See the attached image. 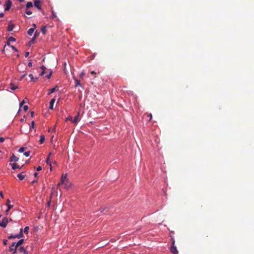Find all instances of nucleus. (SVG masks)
<instances>
[{
  "label": "nucleus",
  "mask_w": 254,
  "mask_h": 254,
  "mask_svg": "<svg viewBox=\"0 0 254 254\" xmlns=\"http://www.w3.org/2000/svg\"><path fill=\"white\" fill-rule=\"evenodd\" d=\"M28 254V252L23 247H20L19 248L16 249L12 254Z\"/></svg>",
  "instance_id": "f257e3e1"
},
{
  "label": "nucleus",
  "mask_w": 254,
  "mask_h": 254,
  "mask_svg": "<svg viewBox=\"0 0 254 254\" xmlns=\"http://www.w3.org/2000/svg\"><path fill=\"white\" fill-rule=\"evenodd\" d=\"M23 236V229L20 228V232L18 234H17V235L11 234L8 237V239H15V238L19 239V238H22Z\"/></svg>",
  "instance_id": "f03ea898"
},
{
  "label": "nucleus",
  "mask_w": 254,
  "mask_h": 254,
  "mask_svg": "<svg viewBox=\"0 0 254 254\" xmlns=\"http://www.w3.org/2000/svg\"><path fill=\"white\" fill-rule=\"evenodd\" d=\"M175 240L174 239H172V246L171 247V252L173 254H179L178 251L176 247L175 246Z\"/></svg>",
  "instance_id": "7ed1b4c3"
},
{
  "label": "nucleus",
  "mask_w": 254,
  "mask_h": 254,
  "mask_svg": "<svg viewBox=\"0 0 254 254\" xmlns=\"http://www.w3.org/2000/svg\"><path fill=\"white\" fill-rule=\"evenodd\" d=\"M8 222V219L6 217H4L2 220L0 221V226L5 228L7 225Z\"/></svg>",
  "instance_id": "20e7f679"
},
{
  "label": "nucleus",
  "mask_w": 254,
  "mask_h": 254,
  "mask_svg": "<svg viewBox=\"0 0 254 254\" xmlns=\"http://www.w3.org/2000/svg\"><path fill=\"white\" fill-rule=\"evenodd\" d=\"M4 5H5L4 10L5 11L8 10L10 8V7L12 5L11 1L10 0H6L5 2Z\"/></svg>",
  "instance_id": "39448f33"
},
{
  "label": "nucleus",
  "mask_w": 254,
  "mask_h": 254,
  "mask_svg": "<svg viewBox=\"0 0 254 254\" xmlns=\"http://www.w3.org/2000/svg\"><path fill=\"white\" fill-rule=\"evenodd\" d=\"M15 27V25L11 23V22H9L7 26V30L9 32L12 31L14 28Z\"/></svg>",
  "instance_id": "423d86ee"
},
{
  "label": "nucleus",
  "mask_w": 254,
  "mask_h": 254,
  "mask_svg": "<svg viewBox=\"0 0 254 254\" xmlns=\"http://www.w3.org/2000/svg\"><path fill=\"white\" fill-rule=\"evenodd\" d=\"M16 249L17 248L16 247V246L15 245V242H13L11 246L9 247L8 251L12 252L13 253L14 251H15Z\"/></svg>",
  "instance_id": "0eeeda50"
},
{
  "label": "nucleus",
  "mask_w": 254,
  "mask_h": 254,
  "mask_svg": "<svg viewBox=\"0 0 254 254\" xmlns=\"http://www.w3.org/2000/svg\"><path fill=\"white\" fill-rule=\"evenodd\" d=\"M79 113L78 112L77 114L75 116L74 118L73 119L72 123L74 124H76L79 121Z\"/></svg>",
  "instance_id": "6e6552de"
},
{
  "label": "nucleus",
  "mask_w": 254,
  "mask_h": 254,
  "mask_svg": "<svg viewBox=\"0 0 254 254\" xmlns=\"http://www.w3.org/2000/svg\"><path fill=\"white\" fill-rule=\"evenodd\" d=\"M33 26L34 27H33V28H30V29L28 30V32H27L28 34L29 35H30V36H31V35L33 34V32H34V30H35V28H36V24H33Z\"/></svg>",
  "instance_id": "1a4fd4ad"
},
{
  "label": "nucleus",
  "mask_w": 254,
  "mask_h": 254,
  "mask_svg": "<svg viewBox=\"0 0 254 254\" xmlns=\"http://www.w3.org/2000/svg\"><path fill=\"white\" fill-rule=\"evenodd\" d=\"M67 179H66V175H64V176H62V178H61V181L60 183H59L58 184V186H59L60 185H62V184H64L65 182H67Z\"/></svg>",
  "instance_id": "9d476101"
},
{
  "label": "nucleus",
  "mask_w": 254,
  "mask_h": 254,
  "mask_svg": "<svg viewBox=\"0 0 254 254\" xmlns=\"http://www.w3.org/2000/svg\"><path fill=\"white\" fill-rule=\"evenodd\" d=\"M24 239L19 240L17 243L15 242V245L17 248H19V247L20 246L24 243Z\"/></svg>",
  "instance_id": "9b49d317"
},
{
  "label": "nucleus",
  "mask_w": 254,
  "mask_h": 254,
  "mask_svg": "<svg viewBox=\"0 0 254 254\" xmlns=\"http://www.w3.org/2000/svg\"><path fill=\"white\" fill-rule=\"evenodd\" d=\"M19 160V158L15 156L13 154H12V156L10 157V162H17Z\"/></svg>",
  "instance_id": "f8f14e48"
},
{
  "label": "nucleus",
  "mask_w": 254,
  "mask_h": 254,
  "mask_svg": "<svg viewBox=\"0 0 254 254\" xmlns=\"http://www.w3.org/2000/svg\"><path fill=\"white\" fill-rule=\"evenodd\" d=\"M55 101H56V99L55 98H53L52 99H51V100L50 101V109L51 110H53L54 108V104L55 102Z\"/></svg>",
  "instance_id": "ddd939ff"
},
{
  "label": "nucleus",
  "mask_w": 254,
  "mask_h": 254,
  "mask_svg": "<svg viewBox=\"0 0 254 254\" xmlns=\"http://www.w3.org/2000/svg\"><path fill=\"white\" fill-rule=\"evenodd\" d=\"M40 1L39 0H36L34 1V5L37 7L38 9H41V7L40 4Z\"/></svg>",
  "instance_id": "4468645a"
},
{
  "label": "nucleus",
  "mask_w": 254,
  "mask_h": 254,
  "mask_svg": "<svg viewBox=\"0 0 254 254\" xmlns=\"http://www.w3.org/2000/svg\"><path fill=\"white\" fill-rule=\"evenodd\" d=\"M29 77L30 78L31 80L34 82L38 80V78H34L32 74H29Z\"/></svg>",
  "instance_id": "2eb2a0df"
},
{
  "label": "nucleus",
  "mask_w": 254,
  "mask_h": 254,
  "mask_svg": "<svg viewBox=\"0 0 254 254\" xmlns=\"http://www.w3.org/2000/svg\"><path fill=\"white\" fill-rule=\"evenodd\" d=\"M45 136L44 135H41L40 136V139L39 140L40 144H43L45 141Z\"/></svg>",
  "instance_id": "dca6fc26"
},
{
  "label": "nucleus",
  "mask_w": 254,
  "mask_h": 254,
  "mask_svg": "<svg viewBox=\"0 0 254 254\" xmlns=\"http://www.w3.org/2000/svg\"><path fill=\"white\" fill-rule=\"evenodd\" d=\"M17 88H18V87L17 86L15 85L13 83H11L10 84V89H11L12 90H14L16 89H17Z\"/></svg>",
  "instance_id": "f3484780"
},
{
  "label": "nucleus",
  "mask_w": 254,
  "mask_h": 254,
  "mask_svg": "<svg viewBox=\"0 0 254 254\" xmlns=\"http://www.w3.org/2000/svg\"><path fill=\"white\" fill-rule=\"evenodd\" d=\"M41 32L44 35H45L47 32V28L46 26H43L41 29Z\"/></svg>",
  "instance_id": "a211bd4d"
},
{
  "label": "nucleus",
  "mask_w": 254,
  "mask_h": 254,
  "mask_svg": "<svg viewBox=\"0 0 254 254\" xmlns=\"http://www.w3.org/2000/svg\"><path fill=\"white\" fill-rule=\"evenodd\" d=\"M11 166H12V168L13 170H15V169H17V168H20L18 164H16V163L12 164L11 165Z\"/></svg>",
  "instance_id": "6ab92c4d"
},
{
  "label": "nucleus",
  "mask_w": 254,
  "mask_h": 254,
  "mask_svg": "<svg viewBox=\"0 0 254 254\" xmlns=\"http://www.w3.org/2000/svg\"><path fill=\"white\" fill-rule=\"evenodd\" d=\"M17 177L19 178L20 180H22L25 178V175H23L22 173H19L17 175Z\"/></svg>",
  "instance_id": "aec40b11"
},
{
  "label": "nucleus",
  "mask_w": 254,
  "mask_h": 254,
  "mask_svg": "<svg viewBox=\"0 0 254 254\" xmlns=\"http://www.w3.org/2000/svg\"><path fill=\"white\" fill-rule=\"evenodd\" d=\"M74 80H75V87L78 86H80L81 85L79 80H78V79H77L76 78L74 79Z\"/></svg>",
  "instance_id": "412c9836"
},
{
  "label": "nucleus",
  "mask_w": 254,
  "mask_h": 254,
  "mask_svg": "<svg viewBox=\"0 0 254 254\" xmlns=\"http://www.w3.org/2000/svg\"><path fill=\"white\" fill-rule=\"evenodd\" d=\"M33 6V4L31 2H28L26 4V9H28L30 7Z\"/></svg>",
  "instance_id": "4be33fe9"
},
{
  "label": "nucleus",
  "mask_w": 254,
  "mask_h": 254,
  "mask_svg": "<svg viewBox=\"0 0 254 254\" xmlns=\"http://www.w3.org/2000/svg\"><path fill=\"white\" fill-rule=\"evenodd\" d=\"M57 87H58V86H56L55 87L51 88V89L49 90V91H50V92H49V93H48V94H51V93H52L56 91V88H57Z\"/></svg>",
  "instance_id": "5701e85b"
},
{
  "label": "nucleus",
  "mask_w": 254,
  "mask_h": 254,
  "mask_svg": "<svg viewBox=\"0 0 254 254\" xmlns=\"http://www.w3.org/2000/svg\"><path fill=\"white\" fill-rule=\"evenodd\" d=\"M15 40V38L12 37H10L8 39V43H10V42H14Z\"/></svg>",
  "instance_id": "b1692460"
},
{
  "label": "nucleus",
  "mask_w": 254,
  "mask_h": 254,
  "mask_svg": "<svg viewBox=\"0 0 254 254\" xmlns=\"http://www.w3.org/2000/svg\"><path fill=\"white\" fill-rule=\"evenodd\" d=\"M29 230V227L28 226H26L24 228L23 232H24L25 234H28Z\"/></svg>",
  "instance_id": "393cba45"
},
{
  "label": "nucleus",
  "mask_w": 254,
  "mask_h": 254,
  "mask_svg": "<svg viewBox=\"0 0 254 254\" xmlns=\"http://www.w3.org/2000/svg\"><path fill=\"white\" fill-rule=\"evenodd\" d=\"M52 71L50 70V71H49V74H48L46 77L48 78V79H49L51 78V76H52Z\"/></svg>",
  "instance_id": "a878e982"
},
{
  "label": "nucleus",
  "mask_w": 254,
  "mask_h": 254,
  "mask_svg": "<svg viewBox=\"0 0 254 254\" xmlns=\"http://www.w3.org/2000/svg\"><path fill=\"white\" fill-rule=\"evenodd\" d=\"M26 149V148L24 147H20L19 149V150L18 151L20 152V153H22V152H23Z\"/></svg>",
  "instance_id": "bb28decb"
},
{
  "label": "nucleus",
  "mask_w": 254,
  "mask_h": 254,
  "mask_svg": "<svg viewBox=\"0 0 254 254\" xmlns=\"http://www.w3.org/2000/svg\"><path fill=\"white\" fill-rule=\"evenodd\" d=\"M70 121L72 123L73 121V118L71 116H69L66 119L65 121Z\"/></svg>",
  "instance_id": "cd10ccee"
},
{
  "label": "nucleus",
  "mask_w": 254,
  "mask_h": 254,
  "mask_svg": "<svg viewBox=\"0 0 254 254\" xmlns=\"http://www.w3.org/2000/svg\"><path fill=\"white\" fill-rule=\"evenodd\" d=\"M35 39H36V35H35L34 37L29 41V44H31L32 43H33Z\"/></svg>",
  "instance_id": "c85d7f7f"
},
{
  "label": "nucleus",
  "mask_w": 254,
  "mask_h": 254,
  "mask_svg": "<svg viewBox=\"0 0 254 254\" xmlns=\"http://www.w3.org/2000/svg\"><path fill=\"white\" fill-rule=\"evenodd\" d=\"M34 126H35V123H34V121H32L31 122V126L30 127V129H32V128H34Z\"/></svg>",
  "instance_id": "c756f323"
},
{
  "label": "nucleus",
  "mask_w": 254,
  "mask_h": 254,
  "mask_svg": "<svg viewBox=\"0 0 254 254\" xmlns=\"http://www.w3.org/2000/svg\"><path fill=\"white\" fill-rule=\"evenodd\" d=\"M30 154V151H26L24 153V155L26 156V157H28Z\"/></svg>",
  "instance_id": "7c9ffc66"
},
{
  "label": "nucleus",
  "mask_w": 254,
  "mask_h": 254,
  "mask_svg": "<svg viewBox=\"0 0 254 254\" xmlns=\"http://www.w3.org/2000/svg\"><path fill=\"white\" fill-rule=\"evenodd\" d=\"M68 184V182L67 181V182H65L64 184H63L64 185V188H67L68 187L69 185Z\"/></svg>",
  "instance_id": "2f4dec72"
},
{
  "label": "nucleus",
  "mask_w": 254,
  "mask_h": 254,
  "mask_svg": "<svg viewBox=\"0 0 254 254\" xmlns=\"http://www.w3.org/2000/svg\"><path fill=\"white\" fill-rule=\"evenodd\" d=\"M46 162H47V163L48 164H50V169L51 170L52 169V166H51V162L50 161V159H49V158H48L47 160H46Z\"/></svg>",
  "instance_id": "473e14b6"
},
{
  "label": "nucleus",
  "mask_w": 254,
  "mask_h": 254,
  "mask_svg": "<svg viewBox=\"0 0 254 254\" xmlns=\"http://www.w3.org/2000/svg\"><path fill=\"white\" fill-rule=\"evenodd\" d=\"M25 13L28 15H30L32 14V11L30 10H28V9H26Z\"/></svg>",
  "instance_id": "72a5a7b5"
},
{
  "label": "nucleus",
  "mask_w": 254,
  "mask_h": 254,
  "mask_svg": "<svg viewBox=\"0 0 254 254\" xmlns=\"http://www.w3.org/2000/svg\"><path fill=\"white\" fill-rule=\"evenodd\" d=\"M7 206L8 210H10L13 207V205H11L10 204H8V205H7Z\"/></svg>",
  "instance_id": "f704fd0d"
},
{
  "label": "nucleus",
  "mask_w": 254,
  "mask_h": 254,
  "mask_svg": "<svg viewBox=\"0 0 254 254\" xmlns=\"http://www.w3.org/2000/svg\"><path fill=\"white\" fill-rule=\"evenodd\" d=\"M27 75L26 72H25L20 77V79L22 80Z\"/></svg>",
  "instance_id": "c9c22d12"
},
{
  "label": "nucleus",
  "mask_w": 254,
  "mask_h": 254,
  "mask_svg": "<svg viewBox=\"0 0 254 254\" xmlns=\"http://www.w3.org/2000/svg\"><path fill=\"white\" fill-rule=\"evenodd\" d=\"M28 109V106L27 105H25L23 107V110L25 111H27Z\"/></svg>",
  "instance_id": "e433bc0d"
},
{
  "label": "nucleus",
  "mask_w": 254,
  "mask_h": 254,
  "mask_svg": "<svg viewBox=\"0 0 254 254\" xmlns=\"http://www.w3.org/2000/svg\"><path fill=\"white\" fill-rule=\"evenodd\" d=\"M11 48L15 52H17V49L13 46H10Z\"/></svg>",
  "instance_id": "4c0bfd02"
},
{
  "label": "nucleus",
  "mask_w": 254,
  "mask_h": 254,
  "mask_svg": "<svg viewBox=\"0 0 254 254\" xmlns=\"http://www.w3.org/2000/svg\"><path fill=\"white\" fill-rule=\"evenodd\" d=\"M84 75H85V73H84L83 71H82V72L80 74L79 76H80V78H82Z\"/></svg>",
  "instance_id": "58836bf2"
},
{
  "label": "nucleus",
  "mask_w": 254,
  "mask_h": 254,
  "mask_svg": "<svg viewBox=\"0 0 254 254\" xmlns=\"http://www.w3.org/2000/svg\"><path fill=\"white\" fill-rule=\"evenodd\" d=\"M7 240H3V244L4 245L6 246L7 244Z\"/></svg>",
  "instance_id": "ea45409f"
},
{
  "label": "nucleus",
  "mask_w": 254,
  "mask_h": 254,
  "mask_svg": "<svg viewBox=\"0 0 254 254\" xmlns=\"http://www.w3.org/2000/svg\"><path fill=\"white\" fill-rule=\"evenodd\" d=\"M41 68L42 69V70L43 71H45V70L46 69V67L44 66V65H42L41 67Z\"/></svg>",
  "instance_id": "a19ab883"
},
{
  "label": "nucleus",
  "mask_w": 254,
  "mask_h": 254,
  "mask_svg": "<svg viewBox=\"0 0 254 254\" xmlns=\"http://www.w3.org/2000/svg\"><path fill=\"white\" fill-rule=\"evenodd\" d=\"M4 140H5L4 138H3V137H0V142H3L4 141Z\"/></svg>",
  "instance_id": "79ce46f5"
},
{
  "label": "nucleus",
  "mask_w": 254,
  "mask_h": 254,
  "mask_svg": "<svg viewBox=\"0 0 254 254\" xmlns=\"http://www.w3.org/2000/svg\"><path fill=\"white\" fill-rule=\"evenodd\" d=\"M29 55V52H25V57L26 58H27V57H28Z\"/></svg>",
  "instance_id": "37998d69"
},
{
  "label": "nucleus",
  "mask_w": 254,
  "mask_h": 254,
  "mask_svg": "<svg viewBox=\"0 0 254 254\" xmlns=\"http://www.w3.org/2000/svg\"><path fill=\"white\" fill-rule=\"evenodd\" d=\"M42 170V167L41 166H39L37 168V171H40Z\"/></svg>",
  "instance_id": "c03bdc74"
},
{
  "label": "nucleus",
  "mask_w": 254,
  "mask_h": 254,
  "mask_svg": "<svg viewBox=\"0 0 254 254\" xmlns=\"http://www.w3.org/2000/svg\"><path fill=\"white\" fill-rule=\"evenodd\" d=\"M147 117H149V120H150L152 119V114H147Z\"/></svg>",
  "instance_id": "a18cd8bd"
},
{
  "label": "nucleus",
  "mask_w": 254,
  "mask_h": 254,
  "mask_svg": "<svg viewBox=\"0 0 254 254\" xmlns=\"http://www.w3.org/2000/svg\"><path fill=\"white\" fill-rule=\"evenodd\" d=\"M28 66L29 67H31L32 66V63L31 62L28 63Z\"/></svg>",
  "instance_id": "49530a36"
},
{
  "label": "nucleus",
  "mask_w": 254,
  "mask_h": 254,
  "mask_svg": "<svg viewBox=\"0 0 254 254\" xmlns=\"http://www.w3.org/2000/svg\"><path fill=\"white\" fill-rule=\"evenodd\" d=\"M45 71H43V70H42V72H41V73H40V75H41V76H42V75H43L44 74H45Z\"/></svg>",
  "instance_id": "de8ad7c7"
},
{
  "label": "nucleus",
  "mask_w": 254,
  "mask_h": 254,
  "mask_svg": "<svg viewBox=\"0 0 254 254\" xmlns=\"http://www.w3.org/2000/svg\"><path fill=\"white\" fill-rule=\"evenodd\" d=\"M91 74L93 75H95L96 73V72L95 71H92L91 72Z\"/></svg>",
  "instance_id": "09e8293b"
},
{
  "label": "nucleus",
  "mask_w": 254,
  "mask_h": 254,
  "mask_svg": "<svg viewBox=\"0 0 254 254\" xmlns=\"http://www.w3.org/2000/svg\"><path fill=\"white\" fill-rule=\"evenodd\" d=\"M4 16V14L3 12L0 13V17H2Z\"/></svg>",
  "instance_id": "8fccbe9b"
},
{
  "label": "nucleus",
  "mask_w": 254,
  "mask_h": 254,
  "mask_svg": "<svg viewBox=\"0 0 254 254\" xmlns=\"http://www.w3.org/2000/svg\"><path fill=\"white\" fill-rule=\"evenodd\" d=\"M34 176L35 177H37L38 175V174L37 172H35L34 174Z\"/></svg>",
  "instance_id": "3c124183"
},
{
  "label": "nucleus",
  "mask_w": 254,
  "mask_h": 254,
  "mask_svg": "<svg viewBox=\"0 0 254 254\" xmlns=\"http://www.w3.org/2000/svg\"><path fill=\"white\" fill-rule=\"evenodd\" d=\"M25 103L24 100H23L20 104V107H21L23 103Z\"/></svg>",
  "instance_id": "603ef678"
},
{
  "label": "nucleus",
  "mask_w": 254,
  "mask_h": 254,
  "mask_svg": "<svg viewBox=\"0 0 254 254\" xmlns=\"http://www.w3.org/2000/svg\"><path fill=\"white\" fill-rule=\"evenodd\" d=\"M30 114H31V116L33 117V116L34 115V112L33 111H31Z\"/></svg>",
  "instance_id": "864d4df0"
},
{
  "label": "nucleus",
  "mask_w": 254,
  "mask_h": 254,
  "mask_svg": "<svg viewBox=\"0 0 254 254\" xmlns=\"http://www.w3.org/2000/svg\"><path fill=\"white\" fill-rule=\"evenodd\" d=\"M9 211V210H8V208H7V209L5 210V213H6V215L8 214Z\"/></svg>",
  "instance_id": "5fc2aeb1"
},
{
  "label": "nucleus",
  "mask_w": 254,
  "mask_h": 254,
  "mask_svg": "<svg viewBox=\"0 0 254 254\" xmlns=\"http://www.w3.org/2000/svg\"><path fill=\"white\" fill-rule=\"evenodd\" d=\"M8 204H10V200L9 199L7 200L6 205H8Z\"/></svg>",
  "instance_id": "6e6d98bb"
},
{
  "label": "nucleus",
  "mask_w": 254,
  "mask_h": 254,
  "mask_svg": "<svg viewBox=\"0 0 254 254\" xmlns=\"http://www.w3.org/2000/svg\"><path fill=\"white\" fill-rule=\"evenodd\" d=\"M36 182H37V180H33V181L31 182V183H32V184H34V183H35Z\"/></svg>",
  "instance_id": "4d7b16f0"
},
{
  "label": "nucleus",
  "mask_w": 254,
  "mask_h": 254,
  "mask_svg": "<svg viewBox=\"0 0 254 254\" xmlns=\"http://www.w3.org/2000/svg\"><path fill=\"white\" fill-rule=\"evenodd\" d=\"M0 196L1 197H3V193H2V192H0Z\"/></svg>",
  "instance_id": "13d9d810"
},
{
  "label": "nucleus",
  "mask_w": 254,
  "mask_h": 254,
  "mask_svg": "<svg viewBox=\"0 0 254 254\" xmlns=\"http://www.w3.org/2000/svg\"><path fill=\"white\" fill-rule=\"evenodd\" d=\"M51 155H52V153L51 152V153H49L48 158H50V157L51 156Z\"/></svg>",
  "instance_id": "bf43d9fd"
},
{
  "label": "nucleus",
  "mask_w": 254,
  "mask_h": 254,
  "mask_svg": "<svg viewBox=\"0 0 254 254\" xmlns=\"http://www.w3.org/2000/svg\"><path fill=\"white\" fill-rule=\"evenodd\" d=\"M6 45H8V46H11L10 45V43H8V41H7Z\"/></svg>",
  "instance_id": "052dcab7"
},
{
  "label": "nucleus",
  "mask_w": 254,
  "mask_h": 254,
  "mask_svg": "<svg viewBox=\"0 0 254 254\" xmlns=\"http://www.w3.org/2000/svg\"><path fill=\"white\" fill-rule=\"evenodd\" d=\"M20 121L21 122H23V119H21Z\"/></svg>",
  "instance_id": "680f3d73"
},
{
  "label": "nucleus",
  "mask_w": 254,
  "mask_h": 254,
  "mask_svg": "<svg viewBox=\"0 0 254 254\" xmlns=\"http://www.w3.org/2000/svg\"><path fill=\"white\" fill-rule=\"evenodd\" d=\"M10 221H12L11 219H10Z\"/></svg>",
  "instance_id": "e2e57ef3"
},
{
  "label": "nucleus",
  "mask_w": 254,
  "mask_h": 254,
  "mask_svg": "<svg viewBox=\"0 0 254 254\" xmlns=\"http://www.w3.org/2000/svg\"><path fill=\"white\" fill-rule=\"evenodd\" d=\"M0 152H1V151L0 150Z\"/></svg>",
  "instance_id": "0e129e2a"
},
{
  "label": "nucleus",
  "mask_w": 254,
  "mask_h": 254,
  "mask_svg": "<svg viewBox=\"0 0 254 254\" xmlns=\"http://www.w3.org/2000/svg\"><path fill=\"white\" fill-rule=\"evenodd\" d=\"M1 217V216L0 215V217Z\"/></svg>",
  "instance_id": "69168bd1"
}]
</instances>
